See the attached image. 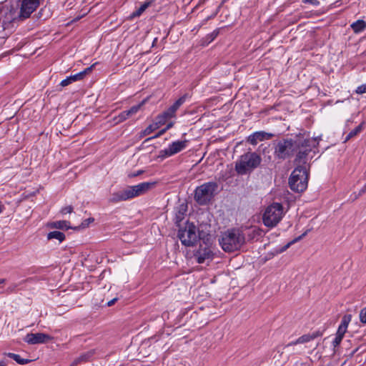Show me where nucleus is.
I'll use <instances>...</instances> for the list:
<instances>
[{
    "label": "nucleus",
    "mask_w": 366,
    "mask_h": 366,
    "mask_svg": "<svg viewBox=\"0 0 366 366\" xmlns=\"http://www.w3.org/2000/svg\"><path fill=\"white\" fill-rule=\"evenodd\" d=\"M219 242L224 251L231 252L240 249L244 244L245 238L239 229H232L222 233Z\"/></svg>",
    "instance_id": "nucleus-3"
},
{
    "label": "nucleus",
    "mask_w": 366,
    "mask_h": 366,
    "mask_svg": "<svg viewBox=\"0 0 366 366\" xmlns=\"http://www.w3.org/2000/svg\"><path fill=\"white\" fill-rule=\"evenodd\" d=\"M187 143V140L174 142L170 144L167 148L160 151L159 157L166 158L174 155L185 149Z\"/></svg>",
    "instance_id": "nucleus-10"
},
{
    "label": "nucleus",
    "mask_w": 366,
    "mask_h": 366,
    "mask_svg": "<svg viewBox=\"0 0 366 366\" xmlns=\"http://www.w3.org/2000/svg\"><path fill=\"white\" fill-rule=\"evenodd\" d=\"M142 173V171H138L137 174H134V177L137 176Z\"/></svg>",
    "instance_id": "nucleus-45"
},
{
    "label": "nucleus",
    "mask_w": 366,
    "mask_h": 366,
    "mask_svg": "<svg viewBox=\"0 0 366 366\" xmlns=\"http://www.w3.org/2000/svg\"><path fill=\"white\" fill-rule=\"evenodd\" d=\"M252 231H253V232H257V230L255 229H253Z\"/></svg>",
    "instance_id": "nucleus-47"
},
{
    "label": "nucleus",
    "mask_w": 366,
    "mask_h": 366,
    "mask_svg": "<svg viewBox=\"0 0 366 366\" xmlns=\"http://www.w3.org/2000/svg\"><path fill=\"white\" fill-rule=\"evenodd\" d=\"M97 64V63H94L92 66L86 68L84 70H83L76 74L71 75V76L66 77V79H63L61 81L60 85L61 86H66L69 85L70 84H71L72 82L83 79L86 74H89L92 71V69L94 68V66Z\"/></svg>",
    "instance_id": "nucleus-13"
},
{
    "label": "nucleus",
    "mask_w": 366,
    "mask_h": 366,
    "mask_svg": "<svg viewBox=\"0 0 366 366\" xmlns=\"http://www.w3.org/2000/svg\"><path fill=\"white\" fill-rule=\"evenodd\" d=\"M94 354L93 351H89L86 353L81 354L77 358H76L69 366H77L78 364L86 362L92 357Z\"/></svg>",
    "instance_id": "nucleus-17"
},
{
    "label": "nucleus",
    "mask_w": 366,
    "mask_h": 366,
    "mask_svg": "<svg viewBox=\"0 0 366 366\" xmlns=\"http://www.w3.org/2000/svg\"><path fill=\"white\" fill-rule=\"evenodd\" d=\"M315 337L311 336L310 335H304L301 337H300L296 341L290 342L286 345V347H289L292 345H297V344H302L308 342L310 340H313Z\"/></svg>",
    "instance_id": "nucleus-22"
},
{
    "label": "nucleus",
    "mask_w": 366,
    "mask_h": 366,
    "mask_svg": "<svg viewBox=\"0 0 366 366\" xmlns=\"http://www.w3.org/2000/svg\"><path fill=\"white\" fill-rule=\"evenodd\" d=\"M342 338H343V337L339 336L337 334H336V336L332 341V345L335 347H337L340 344Z\"/></svg>",
    "instance_id": "nucleus-32"
},
{
    "label": "nucleus",
    "mask_w": 366,
    "mask_h": 366,
    "mask_svg": "<svg viewBox=\"0 0 366 366\" xmlns=\"http://www.w3.org/2000/svg\"><path fill=\"white\" fill-rule=\"evenodd\" d=\"M5 282L4 279H0V285Z\"/></svg>",
    "instance_id": "nucleus-46"
},
{
    "label": "nucleus",
    "mask_w": 366,
    "mask_h": 366,
    "mask_svg": "<svg viewBox=\"0 0 366 366\" xmlns=\"http://www.w3.org/2000/svg\"><path fill=\"white\" fill-rule=\"evenodd\" d=\"M360 321L363 324H366V307L360 310Z\"/></svg>",
    "instance_id": "nucleus-31"
},
{
    "label": "nucleus",
    "mask_w": 366,
    "mask_h": 366,
    "mask_svg": "<svg viewBox=\"0 0 366 366\" xmlns=\"http://www.w3.org/2000/svg\"><path fill=\"white\" fill-rule=\"evenodd\" d=\"M261 157L254 152H247L241 155L235 162V171L239 175L252 172L261 164Z\"/></svg>",
    "instance_id": "nucleus-4"
},
{
    "label": "nucleus",
    "mask_w": 366,
    "mask_h": 366,
    "mask_svg": "<svg viewBox=\"0 0 366 366\" xmlns=\"http://www.w3.org/2000/svg\"><path fill=\"white\" fill-rule=\"evenodd\" d=\"M219 34V30L215 29L211 34L207 36V39L209 40V42L213 41Z\"/></svg>",
    "instance_id": "nucleus-33"
},
{
    "label": "nucleus",
    "mask_w": 366,
    "mask_h": 366,
    "mask_svg": "<svg viewBox=\"0 0 366 366\" xmlns=\"http://www.w3.org/2000/svg\"><path fill=\"white\" fill-rule=\"evenodd\" d=\"M178 237L184 246H192L198 239L196 226L187 222L184 227L179 229Z\"/></svg>",
    "instance_id": "nucleus-8"
},
{
    "label": "nucleus",
    "mask_w": 366,
    "mask_h": 366,
    "mask_svg": "<svg viewBox=\"0 0 366 366\" xmlns=\"http://www.w3.org/2000/svg\"><path fill=\"white\" fill-rule=\"evenodd\" d=\"M186 97L187 95L181 97L167 109L173 115V117L175 116V113L179 107L184 103Z\"/></svg>",
    "instance_id": "nucleus-18"
},
{
    "label": "nucleus",
    "mask_w": 366,
    "mask_h": 366,
    "mask_svg": "<svg viewBox=\"0 0 366 366\" xmlns=\"http://www.w3.org/2000/svg\"><path fill=\"white\" fill-rule=\"evenodd\" d=\"M308 169L306 165L297 166L289 179L290 187L297 192H302L307 187Z\"/></svg>",
    "instance_id": "nucleus-5"
},
{
    "label": "nucleus",
    "mask_w": 366,
    "mask_h": 366,
    "mask_svg": "<svg viewBox=\"0 0 366 366\" xmlns=\"http://www.w3.org/2000/svg\"><path fill=\"white\" fill-rule=\"evenodd\" d=\"M350 27L352 28V31L355 34H359L365 31L366 29V21L362 19H359L355 22H353Z\"/></svg>",
    "instance_id": "nucleus-16"
},
{
    "label": "nucleus",
    "mask_w": 366,
    "mask_h": 366,
    "mask_svg": "<svg viewBox=\"0 0 366 366\" xmlns=\"http://www.w3.org/2000/svg\"><path fill=\"white\" fill-rule=\"evenodd\" d=\"M300 141L304 144H302L300 149L295 152L297 153L295 162L298 164L303 163L305 165L307 156L312 150L311 142L313 141L305 138L303 135H300Z\"/></svg>",
    "instance_id": "nucleus-9"
},
{
    "label": "nucleus",
    "mask_w": 366,
    "mask_h": 366,
    "mask_svg": "<svg viewBox=\"0 0 366 366\" xmlns=\"http://www.w3.org/2000/svg\"><path fill=\"white\" fill-rule=\"evenodd\" d=\"M173 125H174L173 122H169L164 129H167V130H168L170 128H172L173 127Z\"/></svg>",
    "instance_id": "nucleus-42"
},
{
    "label": "nucleus",
    "mask_w": 366,
    "mask_h": 366,
    "mask_svg": "<svg viewBox=\"0 0 366 366\" xmlns=\"http://www.w3.org/2000/svg\"><path fill=\"white\" fill-rule=\"evenodd\" d=\"M0 366H6V364L4 362L1 361L0 362Z\"/></svg>",
    "instance_id": "nucleus-44"
},
{
    "label": "nucleus",
    "mask_w": 366,
    "mask_h": 366,
    "mask_svg": "<svg viewBox=\"0 0 366 366\" xmlns=\"http://www.w3.org/2000/svg\"><path fill=\"white\" fill-rule=\"evenodd\" d=\"M273 134L267 133L263 131L255 132L247 138V142L252 145H256L259 142L265 139H269L273 137Z\"/></svg>",
    "instance_id": "nucleus-15"
},
{
    "label": "nucleus",
    "mask_w": 366,
    "mask_h": 366,
    "mask_svg": "<svg viewBox=\"0 0 366 366\" xmlns=\"http://www.w3.org/2000/svg\"><path fill=\"white\" fill-rule=\"evenodd\" d=\"M351 320H352L351 315H345L342 317V321H341V323L340 325L347 328L350 322H351Z\"/></svg>",
    "instance_id": "nucleus-30"
},
{
    "label": "nucleus",
    "mask_w": 366,
    "mask_h": 366,
    "mask_svg": "<svg viewBox=\"0 0 366 366\" xmlns=\"http://www.w3.org/2000/svg\"><path fill=\"white\" fill-rule=\"evenodd\" d=\"M305 4H310L312 6H317L320 5V2L317 0H302Z\"/></svg>",
    "instance_id": "nucleus-37"
},
{
    "label": "nucleus",
    "mask_w": 366,
    "mask_h": 366,
    "mask_svg": "<svg viewBox=\"0 0 366 366\" xmlns=\"http://www.w3.org/2000/svg\"><path fill=\"white\" fill-rule=\"evenodd\" d=\"M347 328L339 325L337 333L339 336L344 337Z\"/></svg>",
    "instance_id": "nucleus-35"
},
{
    "label": "nucleus",
    "mask_w": 366,
    "mask_h": 366,
    "mask_svg": "<svg viewBox=\"0 0 366 366\" xmlns=\"http://www.w3.org/2000/svg\"><path fill=\"white\" fill-rule=\"evenodd\" d=\"M39 6V0H22L19 13L20 18H29Z\"/></svg>",
    "instance_id": "nucleus-11"
},
{
    "label": "nucleus",
    "mask_w": 366,
    "mask_h": 366,
    "mask_svg": "<svg viewBox=\"0 0 366 366\" xmlns=\"http://www.w3.org/2000/svg\"><path fill=\"white\" fill-rule=\"evenodd\" d=\"M155 182H145L134 186H128L124 189L112 194L109 202L118 203L139 197L152 189L156 185Z\"/></svg>",
    "instance_id": "nucleus-1"
},
{
    "label": "nucleus",
    "mask_w": 366,
    "mask_h": 366,
    "mask_svg": "<svg viewBox=\"0 0 366 366\" xmlns=\"http://www.w3.org/2000/svg\"><path fill=\"white\" fill-rule=\"evenodd\" d=\"M6 355L8 357L12 358L14 360H15L19 365H25L30 362L29 360L24 359L19 355H17V354L9 352V353H7Z\"/></svg>",
    "instance_id": "nucleus-25"
},
{
    "label": "nucleus",
    "mask_w": 366,
    "mask_h": 366,
    "mask_svg": "<svg viewBox=\"0 0 366 366\" xmlns=\"http://www.w3.org/2000/svg\"><path fill=\"white\" fill-rule=\"evenodd\" d=\"M94 218H88L85 220L83 221V222L81 223V226L82 227H86L89 226V224L91 223V222H94Z\"/></svg>",
    "instance_id": "nucleus-38"
},
{
    "label": "nucleus",
    "mask_w": 366,
    "mask_h": 366,
    "mask_svg": "<svg viewBox=\"0 0 366 366\" xmlns=\"http://www.w3.org/2000/svg\"><path fill=\"white\" fill-rule=\"evenodd\" d=\"M366 192V184L363 186V187L360 190L359 194L357 196H355V199H357L358 197L362 195L364 193Z\"/></svg>",
    "instance_id": "nucleus-39"
},
{
    "label": "nucleus",
    "mask_w": 366,
    "mask_h": 366,
    "mask_svg": "<svg viewBox=\"0 0 366 366\" xmlns=\"http://www.w3.org/2000/svg\"><path fill=\"white\" fill-rule=\"evenodd\" d=\"M73 212V207L71 206H66L61 209V212L64 214H70Z\"/></svg>",
    "instance_id": "nucleus-36"
},
{
    "label": "nucleus",
    "mask_w": 366,
    "mask_h": 366,
    "mask_svg": "<svg viewBox=\"0 0 366 366\" xmlns=\"http://www.w3.org/2000/svg\"><path fill=\"white\" fill-rule=\"evenodd\" d=\"M218 185L215 182H206L195 189L194 199L201 204H207L214 197Z\"/></svg>",
    "instance_id": "nucleus-7"
},
{
    "label": "nucleus",
    "mask_w": 366,
    "mask_h": 366,
    "mask_svg": "<svg viewBox=\"0 0 366 366\" xmlns=\"http://www.w3.org/2000/svg\"><path fill=\"white\" fill-rule=\"evenodd\" d=\"M128 118H129V116L127 114L126 111H123L118 116H117L114 118V122L115 124H119V123L123 122Z\"/></svg>",
    "instance_id": "nucleus-28"
},
{
    "label": "nucleus",
    "mask_w": 366,
    "mask_h": 366,
    "mask_svg": "<svg viewBox=\"0 0 366 366\" xmlns=\"http://www.w3.org/2000/svg\"><path fill=\"white\" fill-rule=\"evenodd\" d=\"M173 117V115L168 110H166L162 114L158 115L156 119V122H157V124L161 126L164 124L169 119Z\"/></svg>",
    "instance_id": "nucleus-20"
},
{
    "label": "nucleus",
    "mask_w": 366,
    "mask_h": 366,
    "mask_svg": "<svg viewBox=\"0 0 366 366\" xmlns=\"http://www.w3.org/2000/svg\"><path fill=\"white\" fill-rule=\"evenodd\" d=\"M363 124L364 123H361L360 125H358L356 128H355L353 130H352L347 136L345 142L348 141L349 139H352V137H355L357 134L360 133L363 130Z\"/></svg>",
    "instance_id": "nucleus-26"
},
{
    "label": "nucleus",
    "mask_w": 366,
    "mask_h": 366,
    "mask_svg": "<svg viewBox=\"0 0 366 366\" xmlns=\"http://www.w3.org/2000/svg\"><path fill=\"white\" fill-rule=\"evenodd\" d=\"M117 301V298H114L107 302L109 307L112 306Z\"/></svg>",
    "instance_id": "nucleus-41"
},
{
    "label": "nucleus",
    "mask_w": 366,
    "mask_h": 366,
    "mask_svg": "<svg viewBox=\"0 0 366 366\" xmlns=\"http://www.w3.org/2000/svg\"><path fill=\"white\" fill-rule=\"evenodd\" d=\"M48 227L49 228H56V229H69L70 228L69 222L65 220H59L56 222H52L48 224Z\"/></svg>",
    "instance_id": "nucleus-21"
},
{
    "label": "nucleus",
    "mask_w": 366,
    "mask_h": 366,
    "mask_svg": "<svg viewBox=\"0 0 366 366\" xmlns=\"http://www.w3.org/2000/svg\"><path fill=\"white\" fill-rule=\"evenodd\" d=\"M194 257L199 264L209 263L214 258V254L210 248L202 246L194 252Z\"/></svg>",
    "instance_id": "nucleus-12"
},
{
    "label": "nucleus",
    "mask_w": 366,
    "mask_h": 366,
    "mask_svg": "<svg viewBox=\"0 0 366 366\" xmlns=\"http://www.w3.org/2000/svg\"><path fill=\"white\" fill-rule=\"evenodd\" d=\"M300 135L294 138L283 139L274 143V154L281 159L292 157L304 142L300 141Z\"/></svg>",
    "instance_id": "nucleus-2"
},
{
    "label": "nucleus",
    "mask_w": 366,
    "mask_h": 366,
    "mask_svg": "<svg viewBox=\"0 0 366 366\" xmlns=\"http://www.w3.org/2000/svg\"><path fill=\"white\" fill-rule=\"evenodd\" d=\"M144 104V101L142 102L139 104L132 107L128 110H125L127 114H128L129 117L137 114L138 112V111L140 109V108L143 106Z\"/></svg>",
    "instance_id": "nucleus-27"
},
{
    "label": "nucleus",
    "mask_w": 366,
    "mask_h": 366,
    "mask_svg": "<svg viewBox=\"0 0 366 366\" xmlns=\"http://www.w3.org/2000/svg\"><path fill=\"white\" fill-rule=\"evenodd\" d=\"M149 1L144 2L142 5H141V6L138 9H137L130 15V18L134 19L135 17L140 16L149 7Z\"/></svg>",
    "instance_id": "nucleus-24"
},
{
    "label": "nucleus",
    "mask_w": 366,
    "mask_h": 366,
    "mask_svg": "<svg viewBox=\"0 0 366 366\" xmlns=\"http://www.w3.org/2000/svg\"><path fill=\"white\" fill-rule=\"evenodd\" d=\"M283 214L282 205L273 203L266 208L262 218L263 223L267 227H274L280 222Z\"/></svg>",
    "instance_id": "nucleus-6"
},
{
    "label": "nucleus",
    "mask_w": 366,
    "mask_h": 366,
    "mask_svg": "<svg viewBox=\"0 0 366 366\" xmlns=\"http://www.w3.org/2000/svg\"><path fill=\"white\" fill-rule=\"evenodd\" d=\"M52 239H56L59 240V242H61L65 239V234L63 232L59 231L51 232L47 234V239L49 240Z\"/></svg>",
    "instance_id": "nucleus-23"
},
{
    "label": "nucleus",
    "mask_w": 366,
    "mask_h": 366,
    "mask_svg": "<svg viewBox=\"0 0 366 366\" xmlns=\"http://www.w3.org/2000/svg\"><path fill=\"white\" fill-rule=\"evenodd\" d=\"M355 92L358 94H362L364 93H366V84H362V85L359 86L356 89Z\"/></svg>",
    "instance_id": "nucleus-34"
},
{
    "label": "nucleus",
    "mask_w": 366,
    "mask_h": 366,
    "mask_svg": "<svg viewBox=\"0 0 366 366\" xmlns=\"http://www.w3.org/2000/svg\"><path fill=\"white\" fill-rule=\"evenodd\" d=\"M4 209V205L0 204V214L3 212Z\"/></svg>",
    "instance_id": "nucleus-43"
},
{
    "label": "nucleus",
    "mask_w": 366,
    "mask_h": 366,
    "mask_svg": "<svg viewBox=\"0 0 366 366\" xmlns=\"http://www.w3.org/2000/svg\"><path fill=\"white\" fill-rule=\"evenodd\" d=\"M167 131V129H162L161 131L159 132V133L157 134H156L153 138H157L159 137H160L161 135H162L163 134H164Z\"/></svg>",
    "instance_id": "nucleus-40"
},
{
    "label": "nucleus",
    "mask_w": 366,
    "mask_h": 366,
    "mask_svg": "<svg viewBox=\"0 0 366 366\" xmlns=\"http://www.w3.org/2000/svg\"><path fill=\"white\" fill-rule=\"evenodd\" d=\"M51 337L44 333H29L24 340L30 345L42 344L50 340Z\"/></svg>",
    "instance_id": "nucleus-14"
},
{
    "label": "nucleus",
    "mask_w": 366,
    "mask_h": 366,
    "mask_svg": "<svg viewBox=\"0 0 366 366\" xmlns=\"http://www.w3.org/2000/svg\"><path fill=\"white\" fill-rule=\"evenodd\" d=\"M159 124H157V122H155L154 124H149L144 131L143 135L146 136L151 134L153 131L158 129L159 127Z\"/></svg>",
    "instance_id": "nucleus-29"
},
{
    "label": "nucleus",
    "mask_w": 366,
    "mask_h": 366,
    "mask_svg": "<svg viewBox=\"0 0 366 366\" xmlns=\"http://www.w3.org/2000/svg\"><path fill=\"white\" fill-rule=\"evenodd\" d=\"M186 97L187 95L181 97L167 109L173 115V117L175 116V113L179 107L184 103Z\"/></svg>",
    "instance_id": "nucleus-19"
}]
</instances>
